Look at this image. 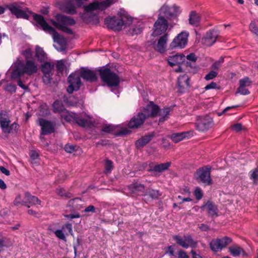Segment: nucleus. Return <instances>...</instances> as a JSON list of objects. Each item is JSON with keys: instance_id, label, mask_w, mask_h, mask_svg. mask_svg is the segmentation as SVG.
<instances>
[{"instance_id": "f257e3e1", "label": "nucleus", "mask_w": 258, "mask_h": 258, "mask_svg": "<svg viewBox=\"0 0 258 258\" xmlns=\"http://www.w3.org/2000/svg\"><path fill=\"white\" fill-rule=\"evenodd\" d=\"M53 111L55 113H58L61 117L67 121L75 122L79 125L82 127H89L93 123L92 117L86 113L80 115L72 112L67 111L62 105L60 101H55L53 104Z\"/></svg>"}, {"instance_id": "f03ea898", "label": "nucleus", "mask_w": 258, "mask_h": 258, "mask_svg": "<svg viewBox=\"0 0 258 258\" xmlns=\"http://www.w3.org/2000/svg\"><path fill=\"white\" fill-rule=\"evenodd\" d=\"M33 19L37 25L40 26L44 31L52 35L54 42L53 46L55 49L59 51H64L66 48V40L47 23L43 16L35 14Z\"/></svg>"}, {"instance_id": "7ed1b4c3", "label": "nucleus", "mask_w": 258, "mask_h": 258, "mask_svg": "<svg viewBox=\"0 0 258 258\" xmlns=\"http://www.w3.org/2000/svg\"><path fill=\"white\" fill-rule=\"evenodd\" d=\"M38 70V64L32 60H26L24 63L17 60L14 64V70L11 74L13 79H19L24 74L31 76L36 73Z\"/></svg>"}, {"instance_id": "20e7f679", "label": "nucleus", "mask_w": 258, "mask_h": 258, "mask_svg": "<svg viewBox=\"0 0 258 258\" xmlns=\"http://www.w3.org/2000/svg\"><path fill=\"white\" fill-rule=\"evenodd\" d=\"M104 22L108 28L119 31L123 26H129L133 22V19L126 12H119L116 16L106 18Z\"/></svg>"}, {"instance_id": "39448f33", "label": "nucleus", "mask_w": 258, "mask_h": 258, "mask_svg": "<svg viewBox=\"0 0 258 258\" xmlns=\"http://www.w3.org/2000/svg\"><path fill=\"white\" fill-rule=\"evenodd\" d=\"M99 72L102 82L110 88H115L114 91L113 89L111 91L115 94H118L119 92L117 89L120 82L118 76L108 68L101 69Z\"/></svg>"}, {"instance_id": "423d86ee", "label": "nucleus", "mask_w": 258, "mask_h": 258, "mask_svg": "<svg viewBox=\"0 0 258 258\" xmlns=\"http://www.w3.org/2000/svg\"><path fill=\"white\" fill-rule=\"evenodd\" d=\"M11 116L5 110L0 111V126L2 132L5 134L16 133L19 128V124L16 122L11 123Z\"/></svg>"}, {"instance_id": "0eeeda50", "label": "nucleus", "mask_w": 258, "mask_h": 258, "mask_svg": "<svg viewBox=\"0 0 258 258\" xmlns=\"http://www.w3.org/2000/svg\"><path fill=\"white\" fill-rule=\"evenodd\" d=\"M56 19V21H51L53 25L59 30L67 33H72V30L68 26L75 24V21L73 19L62 15H57Z\"/></svg>"}, {"instance_id": "6e6552de", "label": "nucleus", "mask_w": 258, "mask_h": 258, "mask_svg": "<svg viewBox=\"0 0 258 258\" xmlns=\"http://www.w3.org/2000/svg\"><path fill=\"white\" fill-rule=\"evenodd\" d=\"M6 8L18 18L28 19L31 12L22 3H13L6 6Z\"/></svg>"}, {"instance_id": "1a4fd4ad", "label": "nucleus", "mask_w": 258, "mask_h": 258, "mask_svg": "<svg viewBox=\"0 0 258 258\" xmlns=\"http://www.w3.org/2000/svg\"><path fill=\"white\" fill-rule=\"evenodd\" d=\"M172 238L178 245L186 249L189 247L195 248L197 245V242L193 240L190 235H174Z\"/></svg>"}, {"instance_id": "9d476101", "label": "nucleus", "mask_w": 258, "mask_h": 258, "mask_svg": "<svg viewBox=\"0 0 258 258\" xmlns=\"http://www.w3.org/2000/svg\"><path fill=\"white\" fill-rule=\"evenodd\" d=\"M116 0H105L101 2L95 1L85 6V10L87 12H92L95 11H102L114 3Z\"/></svg>"}, {"instance_id": "9b49d317", "label": "nucleus", "mask_w": 258, "mask_h": 258, "mask_svg": "<svg viewBox=\"0 0 258 258\" xmlns=\"http://www.w3.org/2000/svg\"><path fill=\"white\" fill-rule=\"evenodd\" d=\"M195 176L199 183H202L205 185H210L212 183L210 169L208 168L199 169L196 171Z\"/></svg>"}, {"instance_id": "f8f14e48", "label": "nucleus", "mask_w": 258, "mask_h": 258, "mask_svg": "<svg viewBox=\"0 0 258 258\" xmlns=\"http://www.w3.org/2000/svg\"><path fill=\"white\" fill-rule=\"evenodd\" d=\"M80 75L79 72L72 73L68 77L69 86L67 88V91L70 94L75 91H78L81 85Z\"/></svg>"}, {"instance_id": "ddd939ff", "label": "nucleus", "mask_w": 258, "mask_h": 258, "mask_svg": "<svg viewBox=\"0 0 258 258\" xmlns=\"http://www.w3.org/2000/svg\"><path fill=\"white\" fill-rule=\"evenodd\" d=\"M231 241V239L227 236L214 239L210 242V246L213 251L217 252L226 247Z\"/></svg>"}, {"instance_id": "4468645a", "label": "nucleus", "mask_w": 258, "mask_h": 258, "mask_svg": "<svg viewBox=\"0 0 258 258\" xmlns=\"http://www.w3.org/2000/svg\"><path fill=\"white\" fill-rule=\"evenodd\" d=\"M188 36V32H181L173 40L170 44V47L172 49L184 48L187 44Z\"/></svg>"}, {"instance_id": "2eb2a0df", "label": "nucleus", "mask_w": 258, "mask_h": 258, "mask_svg": "<svg viewBox=\"0 0 258 258\" xmlns=\"http://www.w3.org/2000/svg\"><path fill=\"white\" fill-rule=\"evenodd\" d=\"M167 28V21L163 17L160 16L154 24L152 35L154 36L160 35L166 32Z\"/></svg>"}, {"instance_id": "dca6fc26", "label": "nucleus", "mask_w": 258, "mask_h": 258, "mask_svg": "<svg viewBox=\"0 0 258 258\" xmlns=\"http://www.w3.org/2000/svg\"><path fill=\"white\" fill-rule=\"evenodd\" d=\"M197 129L201 132H204L210 128L213 125V119L209 115L203 117H199L196 123Z\"/></svg>"}, {"instance_id": "f3484780", "label": "nucleus", "mask_w": 258, "mask_h": 258, "mask_svg": "<svg viewBox=\"0 0 258 258\" xmlns=\"http://www.w3.org/2000/svg\"><path fill=\"white\" fill-rule=\"evenodd\" d=\"M38 122L41 127V134L40 138L42 140L44 139L42 135L49 134L54 131L55 124L43 118H39Z\"/></svg>"}, {"instance_id": "a211bd4d", "label": "nucleus", "mask_w": 258, "mask_h": 258, "mask_svg": "<svg viewBox=\"0 0 258 258\" xmlns=\"http://www.w3.org/2000/svg\"><path fill=\"white\" fill-rule=\"evenodd\" d=\"M185 60V56L182 54H176L168 57L167 59L168 62L171 66L177 65L178 69L176 72L181 71V67L179 64L182 63Z\"/></svg>"}, {"instance_id": "6ab92c4d", "label": "nucleus", "mask_w": 258, "mask_h": 258, "mask_svg": "<svg viewBox=\"0 0 258 258\" xmlns=\"http://www.w3.org/2000/svg\"><path fill=\"white\" fill-rule=\"evenodd\" d=\"M189 81V78L187 75L180 76L178 78L177 84L178 91L181 93L185 92L190 86Z\"/></svg>"}, {"instance_id": "aec40b11", "label": "nucleus", "mask_w": 258, "mask_h": 258, "mask_svg": "<svg viewBox=\"0 0 258 258\" xmlns=\"http://www.w3.org/2000/svg\"><path fill=\"white\" fill-rule=\"evenodd\" d=\"M146 119L143 113L140 112L131 119L128 124V127L132 129L137 128L143 124Z\"/></svg>"}, {"instance_id": "412c9836", "label": "nucleus", "mask_w": 258, "mask_h": 258, "mask_svg": "<svg viewBox=\"0 0 258 258\" xmlns=\"http://www.w3.org/2000/svg\"><path fill=\"white\" fill-rule=\"evenodd\" d=\"M218 35V34L216 31H209L203 38L202 42L204 45L210 46L216 42Z\"/></svg>"}, {"instance_id": "4be33fe9", "label": "nucleus", "mask_w": 258, "mask_h": 258, "mask_svg": "<svg viewBox=\"0 0 258 258\" xmlns=\"http://www.w3.org/2000/svg\"><path fill=\"white\" fill-rule=\"evenodd\" d=\"M159 111L158 106L154 104L153 102H150L145 108H144L140 112L143 113V115L146 118L154 116Z\"/></svg>"}, {"instance_id": "5701e85b", "label": "nucleus", "mask_w": 258, "mask_h": 258, "mask_svg": "<svg viewBox=\"0 0 258 258\" xmlns=\"http://www.w3.org/2000/svg\"><path fill=\"white\" fill-rule=\"evenodd\" d=\"M179 12V8L173 6L169 7L168 6L163 5L160 10V15H163L166 17L176 15Z\"/></svg>"}, {"instance_id": "b1692460", "label": "nucleus", "mask_w": 258, "mask_h": 258, "mask_svg": "<svg viewBox=\"0 0 258 258\" xmlns=\"http://www.w3.org/2000/svg\"><path fill=\"white\" fill-rule=\"evenodd\" d=\"M167 40L168 35L166 34L160 38L157 44H154V49L160 53L164 52L166 50Z\"/></svg>"}, {"instance_id": "393cba45", "label": "nucleus", "mask_w": 258, "mask_h": 258, "mask_svg": "<svg viewBox=\"0 0 258 258\" xmlns=\"http://www.w3.org/2000/svg\"><path fill=\"white\" fill-rule=\"evenodd\" d=\"M201 209L206 210L209 215L213 217L217 216L218 209L214 203L209 201L205 205L201 207Z\"/></svg>"}, {"instance_id": "a878e982", "label": "nucleus", "mask_w": 258, "mask_h": 258, "mask_svg": "<svg viewBox=\"0 0 258 258\" xmlns=\"http://www.w3.org/2000/svg\"><path fill=\"white\" fill-rule=\"evenodd\" d=\"M81 77L85 80L89 82H93L96 80V73L89 69H84L79 73Z\"/></svg>"}, {"instance_id": "bb28decb", "label": "nucleus", "mask_w": 258, "mask_h": 258, "mask_svg": "<svg viewBox=\"0 0 258 258\" xmlns=\"http://www.w3.org/2000/svg\"><path fill=\"white\" fill-rule=\"evenodd\" d=\"M128 189L131 193L136 195L141 194L142 195H144L145 193L144 191V185L138 182H135L130 185L128 186Z\"/></svg>"}, {"instance_id": "cd10ccee", "label": "nucleus", "mask_w": 258, "mask_h": 258, "mask_svg": "<svg viewBox=\"0 0 258 258\" xmlns=\"http://www.w3.org/2000/svg\"><path fill=\"white\" fill-rule=\"evenodd\" d=\"M25 200L24 205L28 208L32 205H40L41 203V201L37 197L31 196L28 192L25 193Z\"/></svg>"}, {"instance_id": "c85d7f7f", "label": "nucleus", "mask_w": 258, "mask_h": 258, "mask_svg": "<svg viewBox=\"0 0 258 258\" xmlns=\"http://www.w3.org/2000/svg\"><path fill=\"white\" fill-rule=\"evenodd\" d=\"M192 134L191 132L175 133L171 135V138L173 142L177 143L184 139L189 138L192 135Z\"/></svg>"}, {"instance_id": "c756f323", "label": "nucleus", "mask_w": 258, "mask_h": 258, "mask_svg": "<svg viewBox=\"0 0 258 258\" xmlns=\"http://www.w3.org/2000/svg\"><path fill=\"white\" fill-rule=\"evenodd\" d=\"M155 135L153 133H150L148 135L145 136L137 140L136 142V146L137 148H141L149 143L151 139L154 137Z\"/></svg>"}, {"instance_id": "7c9ffc66", "label": "nucleus", "mask_w": 258, "mask_h": 258, "mask_svg": "<svg viewBox=\"0 0 258 258\" xmlns=\"http://www.w3.org/2000/svg\"><path fill=\"white\" fill-rule=\"evenodd\" d=\"M200 15L195 11L190 12L189 15V23L190 25L197 27L199 25L201 21Z\"/></svg>"}, {"instance_id": "2f4dec72", "label": "nucleus", "mask_w": 258, "mask_h": 258, "mask_svg": "<svg viewBox=\"0 0 258 258\" xmlns=\"http://www.w3.org/2000/svg\"><path fill=\"white\" fill-rule=\"evenodd\" d=\"M35 56L38 61L44 62L47 59V54L42 48L38 45L36 46Z\"/></svg>"}, {"instance_id": "473e14b6", "label": "nucleus", "mask_w": 258, "mask_h": 258, "mask_svg": "<svg viewBox=\"0 0 258 258\" xmlns=\"http://www.w3.org/2000/svg\"><path fill=\"white\" fill-rule=\"evenodd\" d=\"M80 7L77 6L76 2L74 3L72 2H68L65 4L61 9L66 13L70 14H74L76 13L77 8Z\"/></svg>"}, {"instance_id": "72a5a7b5", "label": "nucleus", "mask_w": 258, "mask_h": 258, "mask_svg": "<svg viewBox=\"0 0 258 258\" xmlns=\"http://www.w3.org/2000/svg\"><path fill=\"white\" fill-rule=\"evenodd\" d=\"M229 251L231 254L234 257L238 256L240 255L245 256L246 253L239 246L237 245H233L229 247Z\"/></svg>"}, {"instance_id": "f704fd0d", "label": "nucleus", "mask_w": 258, "mask_h": 258, "mask_svg": "<svg viewBox=\"0 0 258 258\" xmlns=\"http://www.w3.org/2000/svg\"><path fill=\"white\" fill-rule=\"evenodd\" d=\"M54 63L51 61L44 62L41 65V71L43 74L53 73L52 71L54 69Z\"/></svg>"}, {"instance_id": "c9c22d12", "label": "nucleus", "mask_w": 258, "mask_h": 258, "mask_svg": "<svg viewBox=\"0 0 258 258\" xmlns=\"http://www.w3.org/2000/svg\"><path fill=\"white\" fill-rule=\"evenodd\" d=\"M171 110V108L170 107H165L160 111H159V115L160 116L159 120V122H163L167 120Z\"/></svg>"}, {"instance_id": "e433bc0d", "label": "nucleus", "mask_w": 258, "mask_h": 258, "mask_svg": "<svg viewBox=\"0 0 258 258\" xmlns=\"http://www.w3.org/2000/svg\"><path fill=\"white\" fill-rule=\"evenodd\" d=\"M170 165H171L170 162H166V163H161L160 164H157L154 166L152 170L156 171V172H162L167 170L169 168V167L170 166Z\"/></svg>"}, {"instance_id": "4c0bfd02", "label": "nucleus", "mask_w": 258, "mask_h": 258, "mask_svg": "<svg viewBox=\"0 0 258 258\" xmlns=\"http://www.w3.org/2000/svg\"><path fill=\"white\" fill-rule=\"evenodd\" d=\"M148 195L151 198L156 199L161 196L160 191L158 190L150 189L149 191H146L144 195Z\"/></svg>"}, {"instance_id": "58836bf2", "label": "nucleus", "mask_w": 258, "mask_h": 258, "mask_svg": "<svg viewBox=\"0 0 258 258\" xmlns=\"http://www.w3.org/2000/svg\"><path fill=\"white\" fill-rule=\"evenodd\" d=\"M65 235H68L69 234L73 235L72 225L70 223H67L62 226L61 229Z\"/></svg>"}, {"instance_id": "ea45409f", "label": "nucleus", "mask_w": 258, "mask_h": 258, "mask_svg": "<svg viewBox=\"0 0 258 258\" xmlns=\"http://www.w3.org/2000/svg\"><path fill=\"white\" fill-rule=\"evenodd\" d=\"M250 178L253 181L254 184H258V168H256L250 172Z\"/></svg>"}, {"instance_id": "a19ab883", "label": "nucleus", "mask_w": 258, "mask_h": 258, "mask_svg": "<svg viewBox=\"0 0 258 258\" xmlns=\"http://www.w3.org/2000/svg\"><path fill=\"white\" fill-rule=\"evenodd\" d=\"M140 24L138 26H133L130 28L129 33L132 35H136L140 34L142 32V27L140 26Z\"/></svg>"}, {"instance_id": "79ce46f5", "label": "nucleus", "mask_w": 258, "mask_h": 258, "mask_svg": "<svg viewBox=\"0 0 258 258\" xmlns=\"http://www.w3.org/2000/svg\"><path fill=\"white\" fill-rule=\"evenodd\" d=\"M250 30L257 36H258V26L256 22L252 21L249 25Z\"/></svg>"}, {"instance_id": "37998d69", "label": "nucleus", "mask_w": 258, "mask_h": 258, "mask_svg": "<svg viewBox=\"0 0 258 258\" xmlns=\"http://www.w3.org/2000/svg\"><path fill=\"white\" fill-rule=\"evenodd\" d=\"M53 73L43 74V81L45 84H50L52 80Z\"/></svg>"}, {"instance_id": "c03bdc74", "label": "nucleus", "mask_w": 258, "mask_h": 258, "mask_svg": "<svg viewBox=\"0 0 258 258\" xmlns=\"http://www.w3.org/2000/svg\"><path fill=\"white\" fill-rule=\"evenodd\" d=\"M30 156L32 160V163L33 164H36L37 160H39V155L35 151H31L30 153Z\"/></svg>"}, {"instance_id": "a18cd8bd", "label": "nucleus", "mask_w": 258, "mask_h": 258, "mask_svg": "<svg viewBox=\"0 0 258 258\" xmlns=\"http://www.w3.org/2000/svg\"><path fill=\"white\" fill-rule=\"evenodd\" d=\"M56 191L58 195L61 197L70 198L71 196V194L70 193L67 192L64 189L62 188L57 189Z\"/></svg>"}, {"instance_id": "49530a36", "label": "nucleus", "mask_w": 258, "mask_h": 258, "mask_svg": "<svg viewBox=\"0 0 258 258\" xmlns=\"http://www.w3.org/2000/svg\"><path fill=\"white\" fill-rule=\"evenodd\" d=\"M113 168L112 162L111 161L106 160L105 164V172L106 173H110Z\"/></svg>"}, {"instance_id": "de8ad7c7", "label": "nucleus", "mask_w": 258, "mask_h": 258, "mask_svg": "<svg viewBox=\"0 0 258 258\" xmlns=\"http://www.w3.org/2000/svg\"><path fill=\"white\" fill-rule=\"evenodd\" d=\"M64 62L62 60H60L57 62L56 68L58 73H62L64 69Z\"/></svg>"}, {"instance_id": "09e8293b", "label": "nucleus", "mask_w": 258, "mask_h": 258, "mask_svg": "<svg viewBox=\"0 0 258 258\" xmlns=\"http://www.w3.org/2000/svg\"><path fill=\"white\" fill-rule=\"evenodd\" d=\"M54 234L55 236L59 239L66 241V235L62 230L58 229L55 230L54 231Z\"/></svg>"}, {"instance_id": "8fccbe9b", "label": "nucleus", "mask_w": 258, "mask_h": 258, "mask_svg": "<svg viewBox=\"0 0 258 258\" xmlns=\"http://www.w3.org/2000/svg\"><path fill=\"white\" fill-rule=\"evenodd\" d=\"M175 245H171L167 247V250L165 251V254H169L170 256H176L175 254L174 250L175 249Z\"/></svg>"}, {"instance_id": "3c124183", "label": "nucleus", "mask_w": 258, "mask_h": 258, "mask_svg": "<svg viewBox=\"0 0 258 258\" xmlns=\"http://www.w3.org/2000/svg\"><path fill=\"white\" fill-rule=\"evenodd\" d=\"M239 87H245L250 85L251 81L249 80V78H245L239 81Z\"/></svg>"}, {"instance_id": "603ef678", "label": "nucleus", "mask_w": 258, "mask_h": 258, "mask_svg": "<svg viewBox=\"0 0 258 258\" xmlns=\"http://www.w3.org/2000/svg\"><path fill=\"white\" fill-rule=\"evenodd\" d=\"M194 196L198 200H201L203 196L202 190L200 187H197L194 191Z\"/></svg>"}, {"instance_id": "864d4df0", "label": "nucleus", "mask_w": 258, "mask_h": 258, "mask_svg": "<svg viewBox=\"0 0 258 258\" xmlns=\"http://www.w3.org/2000/svg\"><path fill=\"white\" fill-rule=\"evenodd\" d=\"M218 74V72L216 71H211L205 76V79L207 81L212 80L217 76Z\"/></svg>"}, {"instance_id": "5fc2aeb1", "label": "nucleus", "mask_w": 258, "mask_h": 258, "mask_svg": "<svg viewBox=\"0 0 258 258\" xmlns=\"http://www.w3.org/2000/svg\"><path fill=\"white\" fill-rule=\"evenodd\" d=\"M114 129L115 127L113 125L108 124L104 125L102 128V131L107 133H111L114 131Z\"/></svg>"}, {"instance_id": "6e6d98bb", "label": "nucleus", "mask_w": 258, "mask_h": 258, "mask_svg": "<svg viewBox=\"0 0 258 258\" xmlns=\"http://www.w3.org/2000/svg\"><path fill=\"white\" fill-rule=\"evenodd\" d=\"M237 93H240L242 95H245L249 94V91L245 87H239L237 91L236 92L235 94H237Z\"/></svg>"}, {"instance_id": "4d7b16f0", "label": "nucleus", "mask_w": 258, "mask_h": 258, "mask_svg": "<svg viewBox=\"0 0 258 258\" xmlns=\"http://www.w3.org/2000/svg\"><path fill=\"white\" fill-rule=\"evenodd\" d=\"M176 256L178 258H189L186 252L182 249H179L178 250Z\"/></svg>"}, {"instance_id": "13d9d810", "label": "nucleus", "mask_w": 258, "mask_h": 258, "mask_svg": "<svg viewBox=\"0 0 258 258\" xmlns=\"http://www.w3.org/2000/svg\"><path fill=\"white\" fill-rule=\"evenodd\" d=\"M16 89V86L15 85L11 84L7 85L5 88V90L6 91H9L11 92H15Z\"/></svg>"}, {"instance_id": "bf43d9fd", "label": "nucleus", "mask_w": 258, "mask_h": 258, "mask_svg": "<svg viewBox=\"0 0 258 258\" xmlns=\"http://www.w3.org/2000/svg\"><path fill=\"white\" fill-rule=\"evenodd\" d=\"M22 54L27 59L31 58L32 56V50L30 48L26 49Z\"/></svg>"}, {"instance_id": "052dcab7", "label": "nucleus", "mask_w": 258, "mask_h": 258, "mask_svg": "<svg viewBox=\"0 0 258 258\" xmlns=\"http://www.w3.org/2000/svg\"><path fill=\"white\" fill-rule=\"evenodd\" d=\"M75 147L73 145L67 144L64 147V150L67 152L72 153L75 150Z\"/></svg>"}, {"instance_id": "680f3d73", "label": "nucleus", "mask_w": 258, "mask_h": 258, "mask_svg": "<svg viewBox=\"0 0 258 258\" xmlns=\"http://www.w3.org/2000/svg\"><path fill=\"white\" fill-rule=\"evenodd\" d=\"M14 204L15 205L18 206L20 204H22L24 205V201H22L21 199V197L20 195H18L17 196L16 199H15L14 201Z\"/></svg>"}, {"instance_id": "e2e57ef3", "label": "nucleus", "mask_w": 258, "mask_h": 258, "mask_svg": "<svg viewBox=\"0 0 258 258\" xmlns=\"http://www.w3.org/2000/svg\"><path fill=\"white\" fill-rule=\"evenodd\" d=\"M185 58L189 61L193 62H195L197 60V58L194 53H190L189 54L187 55L186 57H185Z\"/></svg>"}, {"instance_id": "0e129e2a", "label": "nucleus", "mask_w": 258, "mask_h": 258, "mask_svg": "<svg viewBox=\"0 0 258 258\" xmlns=\"http://www.w3.org/2000/svg\"><path fill=\"white\" fill-rule=\"evenodd\" d=\"M231 128L235 132H239L242 128V125L240 123H237L232 126Z\"/></svg>"}, {"instance_id": "69168bd1", "label": "nucleus", "mask_w": 258, "mask_h": 258, "mask_svg": "<svg viewBox=\"0 0 258 258\" xmlns=\"http://www.w3.org/2000/svg\"><path fill=\"white\" fill-rule=\"evenodd\" d=\"M217 84L216 83L214 82H212L210 84L207 85L205 87V89L206 90H209V89H215V88H217Z\"/></svg>"}, {"instance_id": "338daca9", "label": "nucleus", "mask_w": 258, "mask_h": 258, "mask_svg": "<svg viewBox=\"0 0 258 258\" xmlns=\"http://www.w3.org/2000/svg\"><path fill=\"white\" fill-rule=\"evenodd\" d=\"M85 212H92V213H95V207L93 206H92V205H90L89 206H88V207H87L85 209Z\"/></svg>"}, {"instance_id": "774afa93", "label": "nucleus", "mask_w": 258, "mask_h": 258, "mask_svg": "<svg viewBox=\"0 0 258 258\" xmlns=\"http://www.w3.org/2000/svg\"><path fill=\"white\" fill-rule=\"evenodd\" d=\"M0 171L4 174L9 176L10 174L9 170L3 166H0Z\"/></svg>"}]
</instances>
